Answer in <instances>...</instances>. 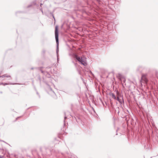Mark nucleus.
Wrapping results in <instances>:
<instances>
[{"label":"nucleus","instance_id":"f257e3e1","mask_svg":"<svg viewBox=\"0 0 158 158\" xmlns=\"http://www.w3.org/2000/svg\"><path fill=\"white\" fill-rule=\"evenodd\" d=\"M55 39L56 43V53H58L59 52V39H58V26L56 25L55 27Z\"/></svg>","mask_w":158,"mask_h":158},{"label":"nucleus","instance_id":"f03ea898","mask_svg":"<svg viewBox=\"0 0 158 158\" xmlns=\"http://www.w3.org/2000/svg\"><path fill=\"white\" fill-rule=\"evenodd\" d=\"M76 59L78 62L84 66H86L87 65V63L85 57L77 56L76 57Z\"/></svg>","mask_w":158,"mask_h":158},{"label":"nucleus","instance_id":"7ed1b4c3","mask_svg":"<svg viewBox=\"0 0 158 158\" xmlns=\"http://www.w3.org/2000/svg\"><path fill=\"white\" fill-rule=\"evenodd\" d=\"M144 66L142 65L139 66L136 69V71L139 73H141L145 69Z\"/></svg>","mask_w":158,"mask_h":158},{"label":"nucleus","instance_id":"20e7f679","mask_svg":"<svg viewBox=\"0 0 158 158\" xmlns=\"http://www.w3.org/2000/svg\"><path fill=\"white\" fill-rule=\"evenodd\" d=\"M122 98L123 101H122V100L120 99L118 97H117L116 98V99H115V100H116L118 101L121 104H122L123 103H124V101L123 98Z\"/></svg>","mask_w":158,"mask_h":158},{"label":"nucleus","instance_id":"39448f33","mask_svg":"<svg viewBox=\"0 0 158 158\" xmlns=\"http://www.w3.org/2000/svg\"><path fill=\"white\" fill-rule=\"evenodd\" d=\"M109 95L111 96L112 98L114 99H116V97H115V94L113 93L110 92L109 93Z\"/></svg>","mask_w":158,"mask_h":158},{"label":"nucleus","instance_id":"423d86ee","mask_svg":"<svg viewBox=\"0 0 158 158\" xmlns=\"http://www.w3.org/2000/svg\"><path fill=\"white\" fill-rule=\"evenodd\" d=\"M24 12L23 11H17L15 12V15L16 16H19V15L20 14L23 13Z\"/></svg>","mask_w":158,"mask_h":158},{"label":"nucleus","instance_id":"0eeeda50","mask_svg":"<svg viewBox=\"0 0 158 158\" xmlns=\"http://www.w3.org/2000/svg\"><path fill=\"white\" fill-rule=\"evenodd\" d=\"M19 84V85L20 84H17V83H3V84H2V85H3L4 86H5V85H14V84Z\"/></svg>","mask_w":158,"mask_h":158},{"label":"nucleus","instance_id":"6e6552de","mask_svg":"<svg viewBox=\"0 0 158 158\" xmlns=\"http://www.w3.org/2000/svg\"><path fill=\"white\" fill-rule=\"evenodd\" d=\"M73 119H75L76 120V121L78 123L79 122L80 120V118H78V117H77H77H74V118H73Z\"/></svg>","mask_w":158,"mask_h":158},{"label":"nucleus","instance_id":"1a4fd4ad","mask_svg":"<svg viewBox=\"0 0 158 158\" xmlns=\"http://www.w3.org/2000/svg\"><path fill=\"white\" fill-rule=\"evenodd\" d=\"M37 77L40 83H41V78L40 77V76L39 75H38L37 76Z\"/></svg>","mask_w":158,"mask_h":158},{"label":"nucleus","instance_id":"9d476101","mask_svg":"<svg viewBox=\"0 0 158 158\" xmlns=\"http://www.w3.org/2000/svg\"><path fill=\"white\" fill-rule=\"evenodd\" d=\"M42 68V67H38L37 69H38L39 70H40L41 71V73H44V72L41 69Z\"/></svg>","mask_w":158,"mask_h":158},{"label":"nucleus","instance_id":"9b49d317","mask_svg":"<svg viewBox=\"0 0 158 158\" xmlns=\"http://www.w3.org/2000/svg\"><path fill=\"white\" fill-rule=\"evenodd\" d=\"M6 77H9L10 78L9 79H8L10 80V79H11V76H10L9 75H7V74H6Z\"/></svg>","mask_w":158,"mask_h":158},{"label":"nucleus","instance_id":"f8f14e48","mask_svg":"<svg viewBox=\"0 0 158 158\" xmlns=\"http://www.w3.org/2000/svg\"><path fill=\"white\" fill-rule=\"evenodd\" d=\"M142 78H144V79H146V77L145 75H144V74H142Z\"/></svg>","mask_w":158,"mask_h":158},{"label":"nucleus","instance_id":"ddd939ff","mask_svg":"<svg viewBox=\"0 0 158 158\" xmlns=\"http://www.w3.org/2000/svg\"><path fill=\"white\" fill-rule=\"evenodd\" d=\"M50 15H51L52 16V17H53V19H54V20L55 21V17H54V16L53 15V14H52V13H51H51H50Z\"/></svg>","mask_w":158,"mask_h":158},{"label":"nucleus","instance_id":"4468645a","mask_svg":"<svg viewBox=\"0 0 158 158\" xmlns=\"http://www.w3.org/2000/svg\"><path fill=\"white\" fill-rule=\"evenodd\" d=\"M50 15H51L52 16V17H53V19H54V20L55 21V17H54V16L53 15V14H52V13H51H51H50Z\"/></svg>","mask_w":158,"mask_h":158},{"label":"nucleus","instance_id":"2eb2a0df","mask_svg":"<svg viewBox=\"0 0 158 158\" xmlns=\"http://www.w3.org/2000/svg\"><path fill=\"white\" fill-rule=\"evenodd\" d=\"M129 117V116L128 115H126L125 116V118H126V120L127 121L128 120L127 119V118L128 117Z\"/></svg>","mask_w":158,"mask_h":158},{"label":"nucleus","instance_id":"dca6fc26","mask_svg":"<svg viewBox=\"0 0 158 158\" xmlns=\"http://www.w3.org/2000/svg\"><path fill=\"white\" fill-rule=\"evenodd\" d=\"M6 74L3 75L2 76H0V77H2V78L4 77H6Z\"/></svg>","mask_w":158,"mask_h":158},{"label":"nucleus","instance_id":"f3484780","mask_svg":"<svg viewBox=\"0 0 158 158\" xmlns=\"http://www.w3.org/2000/svg\"><path fill=\"white\" fill-rule=\"evenodd\" d=\"M36 94H37V95L39 97V98H40V96L39 93L38 92V91H37L36 90Z\"/></svg>","mask_w":158,"mask_h":158},{"label":"nucleus","instance_id":"a211bd4d","mask_svg":"<svg viewBox=\"0 0 158 158\" xmlns=\"http://www.w3.org/2000/svg\"><path fill=\"white\" fill-rule=\"evenodd\" d=\"M32 6V5L31 4H30V5H28L27 6V8H29V7H31V6Z\"/></svg>","mask_w":158,"mask_h":158},{"label":"nucleus","instance_id":"6ab92c4d","mask_svg":"<svg viewBox=\"0 0 158 158\" xmlns=\"http://www.w3.org/2000/svg\"><path fill=\"white\" fill-rule=\"evenodd\" d=\"M37 68H38V67H35V68L32 67V68H31V69H37Z\"/></svg>","mask_w":158,"mask_h":158},{"label":"nucleus","instance_id":"aec40b11","mask_svg":"<svg viewBox=\"0 0 158 158\" xmlns=\"http://www.w3.org/2000/svg\"><path fill=\"white\" fill-rule=\"evenodd\" d=\"M56 56H57V57L58 58H58H59V54H58V53H56Z\"/></svg>","mask_w":158,"mask_h":158},{"label":"nucleus","instance_id":"412c9836","mask_svg":"<svg viewBox=\"0 0 158 158\" xmlns=\"http://www.w3.org/2000/svg\"><path fill=\"white\" fill-rule=\"evenodd\" d=\"M57 62H58L59 60V58H58H58H57Z\"/></svg>","mask_w":158,"mask_h":158},{"label":"nucleus","instance_id":"4be33fe9","mask_svg":"<svg viewBox=\"0 0 158 158\" xmlns=\"http://www.w3.org/2000/svg\"><path fill=\"white\" fill-rule=\"evenodd\" d=\"M22 116H19V117H17L16 118V120H17V119L19 118H20L21 117H22Z\"/></svg>","mask_w":158,"mask_h":158},{"label":"nucleus","instance_id":"5701e85b","mask_svg":"<svg viewBox=\"0 0 158 158\" xmlns=\"http://www.w3.org/2000/svg\"><path fill=\"white\" fill-rule=\"evenodd\" d=\"M0 158H4V157L3 156H1L0 155Z\"/></svg>","mask_w":158,"mask_h":158},{"label":"nucleus","instance_id":"b1692460","mask_svg":"<svg viewBox=\"0 0 158 158\" xmlns=\"http://www.w3.org/2000/svg\"><path fill=\"white\" fill-rule=\"evenodd\" d=\"M43 52L44 53H45V50H43Z\"/></svg>","mask_w":158,"mask_h":158},{"label":"nucleus","instance_id":"393cba45","mask_svg":"<svg viewBox=\"0 0 158 158\" xmlns=\"http://www.w3.org/2000/svg\"><path fill=\"white\" fill-rule=\"evenodd\" d=\"M50 90L51 91H52L54 94H55V92H54V91H52V89L51 88H50Z\"/></svg>","mask_w":158,"mask_h":158},{"label":"nucleus","instance_id":"a878e982","mask_svg":"<svg viewBox=\"0 0 158 158\" xmlns=\"http://www.w3.org/2000/svg\"><path fill=\"white\" fill-rule=\"evenodd\" d=\"M119 108V107H117V109H118V110ZM119 110H118V113H119Z\"/></svg>","mask_w":158,"mask_h":158},{"label":"nucleus","instance_id":"bb28decb","mask_svg":"<svg viewBox=\"0 0 158 158\" xmlns=\"http://www.w3.org/2000/svg\"><path fill=\"white\" fill-rule=\"evenodd\" d=\"M64 120H65L66 119V118H67V117H64Z\"/></svg>","mask_w":158,"mask_h":158},{"label":"nucleus","instance_id":"cd10ccee","mask_svg":"<svg viewBox=\"0 0 158 158\" xmlns=\"http://www.w3.org/2000/svg\"><path fill=\"white\" fill-rule=\"evenodd\" d=\"M3 84V83H0V85H2V84Z\"/></svg>","mask_w":158,"mask_h":158},{"label":"nucleus","instance_id":"c85d7f7f","mask_svg":"<svg viewBox=\"0 0 158 158\" xmlns=\"http://www.w3.org/2000/svg\"><path fill=\"white\" fill-rule=\"evenodd\" d=\"M41 10L42 12V13H43V10H42V9H41Z\"/></svg>","mask_w":158,"mask_h":158},{"label":"nucleus","instance_id":"c756f323","mask_svg":"<svg viewBox=\"0 0 158 158\" xmlns=\"http://www.w3.org/2000/svg\"><path fill=\"white\" fill-rule=\"evenodd\" d=\"M43 5V4H42V3H41V4H40V6H41V5Z\"/></svg>","mask_w":158,"mask_h":158},{"label":"nucleus","instance_id":"7c9ffc66","mask_svg":"<svg viewBox=\"0 0 158 158\" xmlns=\"http://www.w3.org/2000/svg\"><path fill=\"white\" fill-rule=\"evenodd\" d=\"M3 141V142H5V143H6L4 141Z\"/></svg>","mask_w":158,"mask_h":158},{"label":"nucleus","instance_id":"2f4dec72","mask_svg":"<svg viewBox=\"0 0 158 158\" xmlns=\"http://www.w3.org/2000/svg\"><path fill=\"white\" fill-rule=\"evenodd\" d=\"M156 137L158 138V136H157Z\"/></svg>","mask_w":158,"mask_h":158}]
</instances>
